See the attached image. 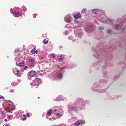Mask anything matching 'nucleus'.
<instances>
[{
  "label": "nucleus",
  "instance_id": "nucleus-43",
  "mask_svg": "<svg viewBox=\"0 0 126 126\" xmlns=\"http://www.w3.org/2000/svg\"><path fill=\"white\" fill-rule=\"evenodd\" d=\"M23 116L24 117H26V116L25 115H23Z\"/></svg>",
  "mask_w": 126,
  "mask_h": 126
},
{
  "label": "nucleus",
  "instance_id": "nucleus-2",
  "mask_svg": "<svg viewBox=\"0 0 126 126\" xmlns=\"http://www.w3.org/2000/svg\"><path fill=\"white\" fill-rule=\"evenodd\" d=\"M97 52L96 54L93 55V56L98 59V61L94 63L92 66L97 69L100 67L101 66L102 69L104 71L107 64V61L108 57L104 55H101Z\"/></svg>",
  "mask_w": 126,
  "mask_h": 126
},
{
  "label": "nucleus",
  "instance_id": "nucleus-44",
  "mask_svg": "<svg viewBox=\"0 0 126 126\" xmlns=\"http://www.w3.org/2000/svg\"><path fill=\"white\" fill-rule=\"evenodd\" d=\"M4 121L5 122H7V119H5L4 120Z\"/></svg>",
  "mask_w": 126,
  "mask_h": 126
},
{
  "label": "nucleus",
  "instance_id": "nucleus-32",
  "mask_svg": "<svg viewBox=\"0 0 126 126\" xmlns=\"http://www.w3.org/2000/svg\"><path fill=\"white\" fill-rule=\"evenodd\" d=\"M68 34V32L67 31H66L65 32L64 34L65 35H67Z\"/></svg>",
  "mask_w": 126,
  "mask_h": 126
},
{
  "label": "nucleus",
  "instance_id": "nucleus-4",
  "mask_svg": "<svg viewBox=\"0 0 126 126\" xmlns=\"http://www.w3.org/2000/svg\"><path fill=\"white\" fill-rule=\"evenodd\" d=\"M98 20L102 23L107 24H108L109 22L112 25H113L114 29L115 30L119 29L120 23V22H118L119 19H117L115 21L112 19H110L107 18L106 19L102 17L100 19H98Z\"/></svg>",
  "mask_w": 126,
  "mask_h": 126
},
{
  "label": "nucleus",
  "instance_id": "nucleus-16",
  "mask_svg": "<svg viewBox=\"0 0 126 126\" xmlns=\"http://www.w3.org/2000/svg\"><path fill=\"white\" fill-rule=\"evenodd\" d=\"M29 62L30 65L31 66L33 65L34 64V61L32 59H30Z\"/></svg>",
  "mask_w": 126,
  "mask_h": 126
},
{
  "label": "nucleus",
  "instance_id": "nucleus-36",
  "mask_svg": "<svg viewBox=\"0 0 126 126\" xmlns=\"http://www.w3.org/2000/svg\"><path fill=\"white\" fill-rule=\"evenodd\" d=\"M28 68V66H25L24 68V69L25 70H26V68Z\"/></svg>",
  "mask_w": 126,
  "mask_h": 126
},
{
  "label": "nucleus",
  "instance_id": "nucleus-19",
  "mask_svg": "<svg viewBox=\"0 0 126 126\" xmlns=\"http://www.w3.org/2000/svg\"><path fill=\"white\" fill-rule=\"evenodd\" d=\"M87 11V9L84 8L81 11V13L83 14H84Z\"/></svg>",
  "mask_w": 126,
  "mask_h": 126
},
{
  "label": "nucleus",
  "instance_id": "nucleus-27",
  "mask_svg": "<svg viewBox=\"0 0 126 126\" xmlns=\"http://www.w3.org/2000/svg\"><path fill=\"white\" fill-rule=\"evenodd\" d=\"M22 9L24 12H25L27 11V9L25 7H22Z\"/></svg>",
  "mask_w": 126,
  "mask_h": 126
},
{
  "label": "nucleus",
  "instance_id": "nucleus-46",
  "mask_svg": "<svg viewBox=\"0 0 126 126\" xmlns=\"http://www.w3.org/2000/svg\"><path fill=\"white\" fill-rule=\"evenodd\" d=\"M55 126V125H54V126Z\"/></svg>",
  "mask_w": 126,
  "mask_h": 126
},
{
  "label": "nucleus",
  "instance_id": "nucleus-34",
  "mask_svg": "<svg viewBox=\"0 0 126 126\" xmlns=\"http://www.w3.org/2000/svg\"><path fill=\"white\" fill-rule=\"evenodd\" d=\"M4 98V97L3 96H1V95H0V99H3Z\"/></svg>",
  "mask_w": 126,
  "mask_h": 126
},
{
  "label": "nucleus",
  "instance_id": "nucleus-35",
  "mask_svg": "<svg viewBox=\"0 0 126 126\" xmlns=\"http://www.w3.org/2000/svg\"><path fill=\"white\" fill-rule=\"evenodd\" d=\"M26 115L27 116V117H29L30 116V114L28 113H27Z\"/></svg>",
  "mask_w": 126,
  "mask_h": 126
},
{
  "label": "nucleus",
  "instance_id": "nucleus-20",
  "mask_svg": "<svg viewBox=\"0 0 126 126\" xmlns=\"http://www.w3.org/2000/svg\"><path fill=\"white\" fill-rule=\"evenodd\" d=\"M24 62H23L22 63H20L18 64V65L20 67H21L22 66H23L24 65Z\"/></svg>",
  "mask_w": 126,
  "mask_h": 126
},
{
  "label": "nucleus",
  "instance_id": "nucleus-31",
  "mask_svg": "<svg viewBox=\"0 0 126 126\" xmlns=\"http://www.w3.org/2000/svg\"><path fill=\"white\" fill-rule=\"evenodd\" d=\"M58 60L60 62L62 61L63 59L62 58H59L58 59Z\"/></svg>",
  "mask_w": 126,
  "mask_h": 126
},
{
  "label": "nucleus",
  "instance_id": "nucleus-8",
  "mask_svg": "<svg viewBox=\"0 0 126 126\" xmlns=\"http://www.w3.org/2000/svg\"><path fill=\"white\" fill-rule=\"evenodd\" d=\"M91 12L92 13L96 14H97L99 13H100V14H101V13L102 14L104 13V11L98 9H94L92 10H90L88 11V12Z\"/></svg>",
  "mask_w": 126,
  "mask_h": 126
},
{
  "label": "nucleus",
  "instance_id": "nucleus-29",
  "mask_svg": "<svg viewBox=\"0 0 126 126\" xmlns=\"http://www.w3.org/2000/svg\"><path fill=\"white\" fill-rule=\"evenodd\" d=\"M35 80L36 81H40V79L38 78H36L35 79Z\"/></svg>",
  "mask_w": 126,
  "mask_h": 126
},
{
  "label": "nucleus",
  "instance_id": "nucleus-30",
  "mask_svg": "<svg viewBox=\"0 0 126 126\" xmlns=\"http://www.w3.org/2000/svg\"><path fill=\"white\" fill-rule=\"evenodd\" d=\"M50 56H52L53 57H55V55L54 54H52L50 55Z\"/></svg>",
  "mask_w": 126,
  "mask_h": 126
},
{
  "label": "nucleus",
  "instance_id": "nucleus-11",
  "mask_svg": "<svg viewBox=\"0 0 126 126\" xmlns=\"http://www.w3.org/2000/svg\"><path fill=\"white\" fill-rule=\"evenodd\" d=\"M125 18V20L124 21H122V22H121V21H122V19H119V20H118V22H120V27H119V29H122V28H121V25H122V23L123 22H124V21H126V16H124L123 17V19H124ZM123 20V19H122V20Z\"/></svg>",
  "mask_w": 126,
  "mask_h": 126
},
{
  "label": "nucleus",
  "instance_id": "nucleus-48",
  "mask_svg": "<svg viewBox=\"0 0 126 126\" xmlns=\"http://www.w3.org/2000/svg\"><path fill=\"white\" fill-rule=\"evenodd\" d=\"M100 126V125H99V126Z\"/></svg>",
  "mask_w": 126,
  "mask_h": 126
},
{
  "label": "nucleus",
  "instance_id": "nucleus-37",
  "mask_svg": "<svg viewBox=\"0 0 126 126\" xmlns=\"http://www.w3.org/2000/svg\"><path fill=\"white\" fill-rule=\"evenodd\" d=\"M112 48V47L111 46H110L109 47V49H111Z\"/></svg>",
  "mask_w": 126,
  "mask_h": 126
},
{
  "label": "nucleus",
  "instance_id": "nucleus-22",
  "mask_svg": "<svg viewBox=\"0 0 126 126\" xmlns=\"http://www.w3.org/2000/svg\"><path fill=\"white\" fill-rule=\"evenodd\" d=\"M107 32L109 34H110L112 32L111 29H109L107 30Z\"/></svg>",
  "mask_w": 126,
  "mask_h": 126
},
{
  "label": "nucleus",
  "instance_id": "nucleus-26",
  "mask_svg": "<svg viewBox=\"0 0 126 126\" xmlns=\"http://www.w3.org/2000/svg\"><path fill=\"white\" fill-rule=\"evenodd\" d=\"M48 41L47 40L46 41V39H44L43 41V43H44V44H47L48 43Z\"/></svg>",
  "mask_w": 126,
  "mask_h": 126
},
{
  "label": "nucleus",
  "instance_id": "nucleus-12",
  "mask_svg": "<svg viewBox=\"0 0 126 126\" xmlns=\"http://www.w3.org/2000/svg\"><path fill=\"white\" fill-rule=\"evenodd\" d=\"M125 18V20L124 21H122V22H121V21H122V19H119V20H118V22H120V27H119V29H122V28H121V25H122V23L123 22H124V21H126V16H124L123 17V19H124ZM123 20V19H122V20Z\"/></svg>",
  "mask_w": 126,
  "mask_h": 126
},
{
  "label": "nucleus",
  "instance_id": "nucleus-41",
  "mask_svg": "<svg viewBox=\"0 0 126 126\" xmlns=\"http://www.w3.org/2000/svg\"><path fill=\"white\" fill-rule=\"evenodd\" d=\"M37 53V50L35 51V53Z\"/></svg>",
  "mask_w": 126,
  "mask_h": 126
},
{
  "label": "nucleus",
  "instance_id": "nucleus-38",
  "mask_svg": "<svg viewBox=\"0 0 126 126\" xmlns=\"http://www.w3.org/2000/svg\"><path fill=\"white\" fill-rule=\"evenodd\" d=\"M9 124H7L6 125H5L4 126H9Z\"/></svg>",
  "mask_w": 126,
  "mask_h": 126
},
{
  "label": "nucleus",
  "instance_id": "nucleus-15",
  "mask_svg": "<svg viewBox=\"0 0 126 126\" xmlns=\"http://www.w3.org/2000/svg\"><path fill=\"white\" fill-rule=\"evenodd\" d=\"M14 15L16 17H18L21 15V13L20 12H16L14 14Z\"/></svg>",
  "mask_w": 126,
  "mask_h": 126
},
{
  "label": "nucleus",
  "instance_id": "nucleus-42",
  "mask_svg": "<svg viewBox=\"0 0 126 126\" xmlns=\"http://www.w3.org/2000/svg\"><path fill=\"white\" fill-rule=\"evenodd\" d=\"M110 99H113V98H112L111 96H110Z\"/></svg>",
  "mask_w": 126,
  "mask_h": 126
},
{
  "label": "nucleus",
  "instance_id": "nucleus-9",
  "mask_svg": "<svg viewBox=\"0 0 126 126\" xmlns=\"http://www.w3.org/2000/svg\"><path fill=\"white\" fill-rule=\"evenodd\" d=\"M71 18L70 15L68 14L65 16L64 18V21L67 23H70L71 20Z\"/></svg>",
  "mask_w": 126,
  "mask_h": 126
},
{
  "label": "nucleus",
  "instance_id": "nucleus-7",
  "mask_svg": "<svg viewBox=\"0 0 126 126\" xmlns=\"http://www.w3.org/2000/svg\"><path fill=\"white\" fill-rule=\"evenodd\" d=\"M76 66L75 64L72 63L66 62H63V69L65 68H72L75 67Z\"/></svg>",
  "mask_w": 126,
  "mask_h": 126
},
{
  "label": "nucleus",
  "instance_id": "nucleus-5",
  "mask_svg": "<svg viewBox=\"0 0 126 126\" xmlns=\"http://www.w3.org/2000/svg\"><path fill=\"white\" fill-rule=\"evenodd\" d=\"M100 45V44H99ZM99 46H94L93 47L92 49L93 50L95 54L97 52L99 53V55H101L106 56L108 57L107 55V53L106 52L107 49H105L104 47L101 46L99 47Z\"/></svg>",
  "mask_w": 126,
  "mask_h": 126
},
{
  "label": "nucleus",
  "instance_id": "nucleus-10",
  "mask_svg": "<svg viewBox=\"0 0 126 126\" xmlns=\"http://www.w3.org/2000/svg\"><path fill=\"white\" fill-rule=\"evenodd\" d=\"M85 121L83 120H78L75 124V126H79L81 125L84 124L85 123Z\"/></svg>",
  "mask_w": 126,
  "mask_h": 126
},
{
  "label": "nucleus",
  "instance_id": "nucleus-6",
  "mask_svg": "<svg viewBox=\"0 0 126 126\" xmlns=\"http://www.w3.org/2000/svg\"><path fill=\"white\" fill-rule=\"evenodd\" d=\"M82 24L81 22H79L77 25V28L75 30L74 32L76 36L78 37H80L82 35L81 29L80 27L82 26Z\"/></svg>",
  "mask_w": 126,
  "mask_h": 126
},
{
  "label": "nucleus",
  "instance_id": "nucleus-21",
  "mask_svg": "<svg viewBox=\"0 0 126 126\" xmlns=\"http://www.w3.org/2000/svg\"><path fill=\"white\" fill-rule=\"evenodd\" d=\"M68 39L69 40H71L73 41H74L73 37L71 36H69L68 38Z\"/></svg>",
  "mask_w": 126,
  "mask_h": 126
},
{
  "label": "nucleus",
  "instance_id": "nucleus-45",
  "mask_svg": "<svg viewBox=\"0 0 126 126\" xmlns=\"http://www.w3.org/2000/svg\"><path fill=\"white\" fill-rule=\"evenodd\" d=\"M65 28H67V26H66V25H65Z\"/></svg>",
  "mask_w": 126,
  "mask_h": 126
},
{
  "label": "nucleus",
  "instance_id": "nucleus-1",
  "mask_svg": "<svg viewBox=\"0 0 126 126\" xmlns=\"http://www.w3.org/2000/svg\"><path fill=\"white\" fill-rule=\"evenodd\" d=\"M86 102L82 98L79 97L77 99L76 101L71 102L67 105L68 112L72 114V112H77L85 109Z\"/></svg>",
  "mask_w": 126,
  "mask_h": 126
},
{
  "label": "nucleus",
  "instance_id": "nucleus-39",
  "mask_svg": "<svg viewBox=\"0 0 126 126\" xmlns=\"http://www.w3.org/2000/svg\"><path fill=\"white\" fill-rule=\"evenodd\" d=\"M26 119V117H24V118H23V120H24Z\"/></svg>",
  "mask_w": 126,
  "mask_h": 126
},
{
  "label": "nucleus",
  "instance_id": "nucleus-14",
  "mask_svg": "<svg viewBox=\"0 0 126 126\" xmlns=\"http://www.w3.org/2000/svg\"><path fill=\"white\" fill-rule=\"evenodd\" d=\"M29 75L32 77L36 75V73L33 71H31L29 72Z\"/></svg>",
  "mask_w": 126,
  "mask_h": 126
},
{
  "label": "nucleus",
  "instance_id": "nucleus-23",
  "mask_svg": "<svg viewBox=\"0 0 126 126\" xmlns=\"http://www.w3.org/2000/svg\"><path fill=\"white\" fill-rule=\"evenodd\" d=\"M36 50L35 48L33 49L31 51V52L32 54H34L35 53V51Z\"/></svg>",
  "mask_w": 126,
  "mask_h": 126
},
{
  "label": "nucleus",
  "instance_id": "nucleus-13",
  "mask_svg": "<svg viewBox=\"0 0 126 126\" xmlns=\"http://www.w3.org/2000/svg\"><path fill=\"white\" fill-rule=\"evenodd\" d=\"M73 17L75 19H78L80 18L81 17V15L80 13H78L76 15H74Z\"/></svg>",
  "mask_w": 126,
  "mask_h": 126
},
{
  "label": "nucleus",
  "instance_id": "nucleus-24",
  "mask_svg": "<svg viewBox=\"0 0 126 126\" xmlns=\"http://www.w3.org/2000/svg\"><path fill=\"white\" fill-rule=\"evenodd\" d=\"M98 29L99 30H102L104 29V28L103 26H101L99 27Z\"/></svg>",
  "mask_w": 126,
  "mask_h": 126
},
{
  "label": "nucleus",
  "instance_id": "nucleus-28",
  "mask_svg": "<svg viewBox=\"0 0 126 126\" xmlns=\"http://www.w3.org/2000/svg\"><path fill=\"white\" fill-rule=\"evenodd\" d=\"M19 70H17L16 71V75L18 77L19 76V75H18V73L19 72Z\"/></svg>",
  "mask_w": 126,
  "mask_h": 126
},
{
  "label": "nucleus",
  "instance_id": "nucleus-25",
  "mask_svg": "<svg viewBox=\"0 0 126 126\" xmlns=\"http://www.w3.org/2000/svg\"><path fill=\"white\" fill-rule=\"evenodd\" d=\"M63 77V74L62 73H60L58 77L59 78H62Z\"/></svg>",
  "mask_w": 126,
  "mask_h": 126
},
{
  "label": "nucleus",
  "instance_id": "nucleus-47",
  "mask_svg": "<svg viewBox=\"0 0 126 126\" xmlns=\"http://www.w3.org/2000/svg\"><path fill=\"white\" fill-rule=\"evenodd\" d=\"M64 56V55H63V56ZM63 60L64 59V58L63 57Z\"/></svg>",
  "mask_w": 126,
  "mask_h": 126
},
{
  "label": "nucleus",
  "instance_id": "nucleus-40",
  "mask_svg": "<svg viewBox=\"0 0 126 126\" xmlns=\"http://www.w3.org/2000/svg\"><path fill=\"white\" fill-rule=\"evenodd\" d=\"M8 118H10V117H11V116H10L9 115H8Z\"/></svg>",
  "mask_w": 126,
  "mask_h": 126
},
{
  "label": "nucleus",
  "instance_id": "nucleus-17",
  "mask_svg": "<svg viewBox=\"0 0 126 126\" xmlns=\"http://www.w3.org/2000/svg\"><path fill=\"white\" fill-rule=\"evenodd\" d=\"M100 32L101 33H100V35H99H99L98 36L97 35V36L96 37V39H99L100 38H102V35L103 34V33Z\"/></svg>",
  "mask_w": 126,
  "mask_h": 126
},
{
  "label": "nucleus",
  "instance_id": "nucleus-18",
  "mask_svg": "<svg viewBox=\"0 0 126 126\" xmlns=\"http://www.w3.org/2000/svg\"><path fill=\"white\" fill-rule=\"evenodd\" d=\"M52 111V110H48L47 112V115H50L51 114Z\"/></svg>",
  "mask_w": 126,
  "mask_h": 126
},
{
  "label": "nucleus",
  "instance_id": "nucleus-33",
  "mask_svg": "<svg viewBox=\"0 0 126 126\" xmlns=\"http://www.w3.org/2000/svg\"><path fill=\"white\" fill-rule=\"evenodd\" d=\"M84 30L86 32H88V30L86 28V27L84 28Z\"/></svg>",
  "mask_w": 126,
  "mask_h": 126
},
{
  "label": "nucleus",
  "instance_id": "nucleus-3",
  "mask_svg": "<svg viewBox=\"0 0 126 126\" xmlns=\"http://www.w3.org/2000/svg\"><path fill=\"white\" fill-rule=\"evenodd\" d=\"M107 82L106 80H101L100 81L98 85L97 82H95L92 88V90L94 91L98 92L99 93H103L107 88L104 89L105 84Z\"/></svg>",
  "mask_w": 126,
  "mask_h": 126
}]
</instances>
